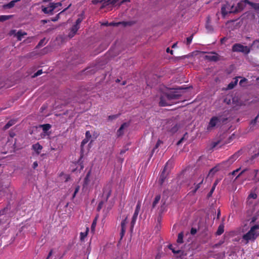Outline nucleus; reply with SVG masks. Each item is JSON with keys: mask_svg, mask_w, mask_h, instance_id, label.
Instances as JSON below:
<instances>
[{"mask_svg": "<svg viewBox=\"0 0 259 259\" xmlns=\"http://www.w3.org/2000/svg\"><path fill=\"white\" fill-rule=\"evenodd\" d=\"M259 225H255L250 228L249 231L242 236V239L246 241V243L249 241H254L259 235Z\"/></svg>", "mask_w": 259, "mask_h": 259, "instance_id": "nucleus-1", "label": "nucleus"}, {"mask_svg": "<svg viewBox=\"0 0 259 259\" xmlns=\"http://www.w3.org/2000/svg\"><path fill=\"white\" fill-rule=\"evenodd\" d=\"M171 167V163H166L165 165L160 172L159 178L158 180V183L160 186H161L164 183Z\"/></svg>", "mask_w": 259, "mask_h": 259, "instance_id": "nucleus-2", "label": "nucleus"}, {"mask_svg": "<svg viewBox=\"0 0 259 259\" xmlns=\"http://www.w3.org/2000/svg\"><path fill=\"white\" fill-rule=\"evenodd\" d=\"M232 51L233 52H241L247 55L250 53V49L247 46H244L241 44L237 43L233 45Z\"/></svg>", "mask_w": 259, "mask_h": 259, "instance_id": "nucleus-3", "label": "nucleus"}, {"mask_svg": "<svg viewBox=\"0 0 259 259\" xmlns=\"http://www.w3.org/2000/svg\"><path fill=\"white\" fill-rule=\"evenodd\" d=\"M96 179V176L92 174V169L91 168L87 173L83 183V187H87L90 184L93 185Z\"/></svg>", "mask_w": 259, "mask_h": 259, "instance_id": "nucleus-4", "label": "nucleus"}, {"mask_svg": "<svg viewBox=\"0 0 259 259\" xmlns=\"http://www.w3.org/2000/svg\"><path fill=\"white\" fill-rule=\"evenodd\" d=\"M221 122L220 118L218 116H213L211 118L207 127V130H210Z\"/></svg>", "mask_w": 259, "mask_h": 259, "instance_id": "nucleus-5", "label": "nucleus"}, {"mask_svg": "<svg viewBox=\"0 0 259 259\" xmlns=\"http://www.w3.org/2000/svg\"><path fill=\"white\" fill-rule=\"evenodd\" d=\"M159 105L161 107L169 106L171 105V102L170 100L167 99V96L165 94L160 97Z\"/></svg>", "mask_w": 259, "mask_h": 259, "instance_id": "nucleus-6", "label": "nucleus"}, {"mask_svg": "<svg viewBox=\"0 0 259 259\" xmlns=\"http://www.w3.org/2000/svg\"><path fill=\"white\" fill-rule=\"evenodd\" d=\"M167 96V99L171 101L172 100L178 99L181 97V94L177 91L171 92L168 93H166Z\"/></svg>", "mask_w": 259, "mask_h": 259, "instance_id": "nucleus-7", "label": "nucleus"}, {"mask_svg": "<svg viewBox=\"0 0 259 259\" xmlns=\"http://www.w3.org/2000/svg\"><path fill=\"white\" fill-rule=\"evenodd\" d=\"M83 163H72V165H71V167H72L71 169V171L72 172L75 171H80V170L83 169V165H82Z\"/></svg>", "mask_w": 259, "mask_h": 259, "instance_id": "nucleus-8", "label": "nucleus"}, {"mask_svg": "<svg viewBox=\"0 0 259 259\" xmlns=\"http://www.w3.org/2000/svg\"><path fill=\"white\" fill-rule=\"evenodd\" d=\"M204 180V176L202 175H200L198 178V183L196 184L195 183L194 184L195 185L194 189L192 190V192L194 194L196 192V191L199 189L201 185L203 183Z\"/></svg>", "mask_w": 259, "mask_h": 259, "instance_id": "nucleus-9", "label": "nucleus"}, {"mask_svg": "<svg viewBox=\"0 0 259 259\" xmlns=\"http://www.w3.org/2000/svg\"><path fill=\"white\" fill-rule=\"evenodd\" d=\"M80 27H78L76 25H73L71 28L70 29V31L68 33V36L70 38L73 37L75 34L76 33L77 31L79 29Z\"/></svg>", "mask_w": 259, "mask_h": 259, "instance_id": "nucleus-10", "label": "nucleus"}, {"mask_svg": "<svg viewBox=\"0 0 259 259\" xmlns=\"http://www.w3.org/2000/svg\"><path fill=\"white\" fill-rule=\"evenodd\" d=\"M179 129V125L177 123H173L171 127L167 128V131L171 134L176 133Z\"/></svg>", "mask_w": 259, "mask_h": 259, "instance_id": "nucleus-11", "label": "nucleus"}, {"mask_svg": "<svg viewBox=\"0 0 259 259\" xmlns=\"http://www.w3.org/2000/svg\"><path fill=\"white\" fill-rule=\"evenodd\" d=\"M241 154H242L241 150H239V151H237V152H236L235 154H234L233 155H232L230 157V158L229 159V162L235 161L241 155Z\"/></svg>", "mask_w": 259, "mask_h": 259, "instance_id": "nucleus-12", "label": "nucleus"}, {"mask_svg": "<svg viewBox=\"0 0 259 259\" xmlns=\"http://www.w3.org/2000/svg\"><path fill=\"white\" fill-rule=\"evenodd\" d=\"M32 149L37 154H39L42 149V146L39 143H37L32 145Z\"/></svg>", "mask_w": 259, "mask_h": 259, "instance_id": "nucleus-13", "label": "nucleus"}, {"mask_svg": "<svg viewBox=\"0 0 259 259\" xmlns=\"http://www.w3.org/2000/svg\"><path fill=\"white\" fill-rule=\"evenodd\" d=\"M238 77H235L234 78V80L231 81L230 83H229L227 86V89L228 90H231L233 89L237 84L238 80Z\"/></svg>", "mask_w": 259, "mask_h": 259, "instance_id": "nucleus-14", "label": "nucleus"}, {"mask_svg": "<svg viewBox=\"0 0 259 259\" xmlns=\"http://www.w3.org/2000/svg\"><path fill=\"white\" fill-rule=\"evenodd\" d=\"M20 1V0H13V1H11L10 3H9L8 4L4 5V8L5 9L12 8L15 6V4L17 2H19Z\"/></svg>", "mask_w": 259, "mask_h": 259, "instance_id": "nucleus-15", "label": "nucleus"}, {"mask_svg": "<svg viewBox=\"0 0 259 259\" xmlns=\"http://www.w3.org/2000/svg\"><path fill=\"white\" fill-rule=\"evenodd\" d=\"M17 122L16 119H11L4 126V130H6L10 128L11 126L15 124Z\"/></svg>", "mask_w": 259, "mask_h": 259, "instance_id": "nucleus-16", "label": "nucleus"}, {"mask_svg": "<svg viewBox=\"0 0 259 259\" xmlns=\"http://www.w3.org/2000/svg\"><path fill=\"white\" fill-rule=\"evenodd\" d=\"M59 177L61 178L62 180H63L65 182H68L70 179V176L67 174H64L63 172H61L59 175Z\"/></svg>", "mask_w": 259, "mask_h": 259, "instance_id": "nucleus-17", "label": "nucleus"}, {"mask_svg": "<svg viewBox=\"0 0 259 259\" xmlns=\"http://www.w3.org/2000/svg\"><path fill=\"white\" fill-rule=\"evenodd\" d=\"M125 126H126V123L122 124L119 128L117 130V135L118 137H119L123 134V129L124 128Z\"/></svg>", "mask_w": 259, "mask_h": 259, "instance_id": "nucleus-18", "label": "nucleus"}, {"mask_svg": "<svg viewBox=\"0 0 259 259\" xmlns=\"http://www.w3.org/2000/svg\"><path fill=\"white\" fill-rule=\"evenodd\" d=\"M26 35H27L26 32H22L21 30H19L16 33V36H17V39L18 40H21L22 37Z\"/></svg>", "mask_w": 259, "mask_h": 259, "instance_id": "nucleus-19", "label": "nucleus"}, {"mask_svg": "<svg viewBox=\"0 0 259 259\" xmlns=\"http://www.w3.org/2000/svg\"><path fill=\"white\" fill-rule=\"evenodd\" d=\"M224 231V224H222L220 225L219 226L218 230L216 232V235H222Z\"/></svg>", "mask_w": 259, "mask_h": 259, "instance_id": "nucleus-20", "label": "nucleus"}, {"mask_svg": "<svg viewBox=\"0 0 259 259\" xmlns=\"http://www.w3.org/2000/svg\"><path fill=\"white\" fill-rule=\"evenodd\" d=\"M209 20V18H208L206 23L205 27L209 32H212L213 31V29L212 26L210 24Z\"/></svg>", "mask_w": 259, "mask_h": 259, "instance_id": "nucleus-21", "label": "nucleus"}, {"mask_svg": "<svg viewBox=\"0 0 259 259\" xmlns=\"http://www.w3.org/2000/svg\"><path fill=\"white\" fill-rule=\"evenodd\" d=\"M160 198V195H157L156 196L152 203V208H154L156 206V205L159 202Z\"/></svg>", "mask_w": 259, "mask_h": 259, "instance_id": "nucleus-22", "label": "nucleus"}, {"mask_svg": "<svg viewBox=\"0 0 259 259\" xmlns=\"http://www.w3.org/2000/svg\"><path fill=\"white\" fill-rule=\"evenodd\" d=\"M83 14L82 13L80 15V16H79V17L76 20V21L75 22V24H74L75 25H76L78 27H80V24L81 23V22L82 21V20L83 19Z\"/></svg>", "mask_w": 259, "mask_h": 259, "instance_id": "nucleus-23", "label": "nucleus"}, {"mask_svg": "<svg viewBox=\"0 0 259 259\" xmlns=\"http://www.w3.org/2000/svg\"><path fill=\"white\" fill-rule=\"evenodd\" d=\"M42 11L45 14L52 13L53 10H52V8L50 7H44L42 8Z\"/></svg>", "mask_w": 259, "mask_h": 259, "instance_id": "nucleus-24", "label": "nucleus"}, {"mask_svg": "<svg viewBox=\"0 0 259 259\" xmlns=\"http://www.w3.org/2000/svg\"><path fill=\"white\" fill-rule=\"evenodd\" d=\"M89 231V228H87L86 231L85 232H80V240L83 241L88 235Z\"/></svg>", "mask_w": 259, "mask_h": 259, "instance_id": "nucleus-25", "label": "nucleus"}, {"mask_svg": "<svg viewBox=\"0 0 259 259\" xmlns=\"http://www.w3.org/2000/svg\"><path fill=\"white\" fill-rule=\"evenodd\" d=\"M183 237H184V234L183 232H181L179 233L178 239H177V243L179 244H182L183 243Z\"/></svg>", "mask_w": 259, "mask_h": 259, "instance_id": "nucleus-26", "label": "nucleus"}, {"mask_svg": "<svg viewBox=\"0 0 259 259\" xmlns=\"http://www.w3.org/2000/svg\"><path fill=\"white\" fill-rule=\"evenodd\" d=\"M139 213V212H137V211H135L134 215H133V218H132V220L131 221V225H132V226H134L135 225V222H136V221L137 220V217H138Z\"/></svg>", "mask_w": 259, "mask_h": 259, "instance_id": "nucleus-27", "label": "nucleus"}, {"mask_svg": "<svg viewBox=\"0 0 259 259\" xmlns=\"http://www.w3.org/2000/svg\"><path fill=\"white\" fill-rule=\"evenodd\" d=\"M50 6L52 8V10L54 11L56 8L61 7L62 6V3L61 2L52 3L51 4Z\"/></svg>", "mask_w": 259, "mask_h": 259, "instance_id": "nucleus-28", "label": "nucleus"}, {"mask_svg": "<svg viewBox=\"0 0 259 259\" xmlns=\"http://www.w3.org/2000/svg\"><path fill=\"white\" fill-rule=\"evenodd\" d=\"M13 15H2L0 16V22H4L11 18Z\"/></svg>", "mask_w": 259, "mask_h": 259, "instance_id": "nucleus-29", "label": "nucleus"}, {"mask_svg": "<svg viewBox=\"0 0 259 259\" xmlns=\"http://www.w3.org/2000/svg\"><path fill=\"white\" fill-rule=\"evenodd\" d=\"M244 4H243V2H241L238 3L237 4V8L234 11V12L241 11L243 10L244 8Z\"/></svg>", "mask_w": 259, "mask_h": 259, "instance_id": "nucleus-30", "label": "nucleus"}, {"mask_svg": "<svg viewBox=\"0 0 259 259\" xmlns=\"http://www.w3.org/2000/svg\"><path fill=\"white\" fill-rule=\"evenodd\" d=\"M219 182V181L217 180L215 181V182L214 183L210 191H209V192L208 193V197H210V196H211L212 194L213 193L215 188V187L217 185L218 183Z\"/></svg>", "mask_w": 259, "mask_h": 259, "instance_id": "nucleus-31", "label": "nucleus"}, {"mask_svg": "<svg viewBox=\"0 0 259 259\" xmlns=\"http://www.w3.org/2000/svg\"><path fill=\"white\" fill-rule=\"evenodd\" d=\"M168 247V248L170 249L172 251V252L175 254H177L181 252V250L180 249H176L175 247H174L172 244L169 245Z\"/></svg>", "mask_w": 259, "mask_h": 259, "instance_id": "nucleus-32", "label": "nucleus"}, {"mask_svg": "<svg viewBox=\"0 0 259 259\" xmlns=\"http://www.w3.org/2000/svg\"><path fill=\"white\" fill-rule=\"evenodd\" d=\"M205 58L210 61H217L218 60L217 56L215 55L206 56Z\"/></svg>", "mask_w": 259, "mask_h": 259, "instance_id": "nucleus-33", "label": "nucleus"}, {"mask_svg": "<svg viewBox=\"0 0 259 259\" xmlns=\"http://www.w3.org/2000/svg\"><path fill=\"white\" fill-rule=\"evenodd\" d=\"M110 0H103L102 3V5L101 6L100 9H102L104 8L106 6L111 5Z\"/></svg>", "mask_w": 259, "mask_h": 259, "instance_id": "nucleus-34", "label": "nucleus"}, {"mask_svg": "<svg viewBox=\"0 0 259 259\" xmlns=\"http://www.w3.org/2000/svg\"><path fill=\"white\" fill-rule=\"evenodd\" d=\"M111 192H112V191L110 188H109L107 191V192L106 191V190L104 191V193L106 194V199H105V202L107 201L108 198H109V197L110 196V195L111 194Z\"/></svg>", "mask_w": 259, "mask_h": 259, "instance_id": "nucleus-35", "label": "nucleus"}, {"mask_svg": "<svg viewBox=\"0 0 259 259\" xmlns=\"http://www.w3.org/2000/svg\"><path fill=\"white\" fill-rule=\"evenodd\" d=\"M41 126L42 127V130L44 131V132H47L48 131H49L51 127V126L50 124H42V125H41Z\"/></svg>", "mask_w": 259, "mask_h": 259, "instance_id": "nucleus-36", "label": "nucleus"}, {"mask_svg": "<svg viewBox=\"0 0 259 259\" xmlns=\"http://www.w3.org/2000/svg\"><path fill=\"white\" fill-rule=\"evenodd\" d=\"M127 217H126L121 223V228L126 229V225L127 224Z\"/></svg>", "mask_w": 259, "mask_h": 259, "instance_id": "nucleus-37", "label": "nucleus"}, {"mask_svg": "<svg viewBox=\"0 0 259 259\" xmlns=\"http://www.w3.org/2000/svg\"><path fill=\"white\" fill-rule=\"evenodd\" d=\"M105 203V201H101L99 203L98 205V206L97 207V210L98 211H100L101 209L102 208L103 206Z\"/></svg>", "mask_w": 259, "mask_h": 259, "instance_id": "nucleus-38", "label": "nucleus"}, {"mask_svg": "<svg viewBox=\"0 0 259 259\" xmlns=\"http://www.w3.org/2000/svg\"><path fill=\"white\" fill-rule=\"evenodd\" d=\"M259 117V113L257 114V115L254 118V119L251 120L250 122V124L252 125H254L256 124V123L257 121V119Z\"/></svg>", "mask_w": 259, "mask_h": 259, "instance_id": "nucleus-39", "label": "nucleus"}, {"mask_svg": "<svg viewBox=\"0 0 259 259\" xmlns=\"http://www.w3.org/2000/svg\"><path fill=\"white\" fill-rule=\"evenodd\" d=\"M162 143H163V142L162 141L158 140L157 141L155 147H154L153 149L152 150V152H154L155 149H156L160 146V145Z\"/></svg>", "mask_w": 259, "mask_h": 259, "instance_id": "nucleus-40", "label": "nucleus"}, {"mask_svg": "<svg viewBox=\"0 0 259 259\" xmlns=\"http://www.w3.org/2000/svg\"><path fill=\"white\" fill-rule=\"evenodd\" d=\"M252 8L254 9L255 11L259 12V3H254Z\"/></svg>", "mask_w": 259, "mask_h": 259, "instance_id": "nucleus-41", "label": "nucleus"}, {"mask_svg": "<svg viewBox=\"0 0 259 259\" xmlns=\"http://www.w3.org/2000/svg\"><path fill=\"white\" fill-rule=\"evenodd\" d=\"M45 38H43L42 39H41L39 42H38V44H37L36 47L37 48H40L42 46H44V43H45Z\"/></svg>", "mask_w": 259, "mask_h": 259, "instance_id": "nucleus-42", "label": "nucleus"}, {"mask_svg": "<svg viewBox=\"0 0 259 259\" xmlns=\"http://www.w3.org/2000/svg\"><path fill=\"white\" fill-rule=\"evenodd\" d=\"M79 189H80V187L79 186H76L74 193L72 195V198H75L76 194L78 192Z\"/></svg>", "mask_w": 259, "mask_h": 259, "instance_id": "nucleus-43", "label": "nucleus"}, {"mask_svg": "<svg viewBox=\"0 0 259 259\" xmlns=\"http://www.w3.org/2000/svg\"><path fill=\"white\" fill-rule=\"evenodd\" d=\"M259 156V152H256L253 155H251L250 158V160H253L256 157Z\"/></svg>", "mask_w": 259, "mask_h": 259, "instance_id": "nucleus-44", "label": "nucleus"}, {"mask_svg": "<svg viewBox=\"0 0 259 259\" xmlns=\"http://www.w3.org/2000/svg\"><path fill=\"white\" fill-rule=\"evenodd\" d=\"M257 198V195L254 193H251L248 197V199L252 198L253 199H255Z\"/></svg>", "mask_w": 259, "mask_h": 259, "instance_id": "nucleus-45", "label": "nucleus"}, {"mask_svg": "<svg viewBox=\"0 0 259 259\" xmlns=\"http://www.w3.org/2000/svg\"><path fill=\"white\" fill-rule=\"evenodd\" d=\"M141 202L138 201L137 204V205H136V209L135 210V211L139 212L140 208H141Z\"/></svg>", "mask_w": 259, "mask_h": 259, "instance_id": "nucleus-46", "label": "nucleus"}, {"mask_svg": "<svg viewBox=\"0 0 259 259\" xmlns=\"http://www.w3.org/2000/svg\"><path fill=\"white\" fill-rule=\"evenodd\" d=\"M126 229L121 228L120 232V239H122L125 234Z\"/></svg>", "mask_w": 259, "mask_h": 259, "instance_id": "nucleus-47", "label": "nucleus"}, {"mask_svg": "<svg viewBox=\"0 0 259 259\" xmlns=\"http://www.w3.org/2000/svg\"><path fill=\"white\" fill-rule=\"evenodd\" d=\"M193 34L191 35L190 36L187 38V45H190L192 40Z\"/></svg>", "mask_w": 259, "mask_h": 259, "instance_id": "nucleus-48", "label": "nucleus"}, {"mask_svg": "<svg viewBox=\"0 0 259 259\" xmlns=\"http://www.w3.org/2000/svg\"><path fill=\"white\" fill-rule=\"evenodd\" d=\"M257 44H258L256 45V47L257 49H259V39H256V40H254L253 41L252 44H251V47H252L253 46H255Z\"/></svg>", "mask_w": 259, "mask_h": 259, "instance_id": "nucleus-49", "label": "nucleus"}, {"mask_svg": "<svg viewBox=\"0 0 259 259\" xmlns=\"http://www.w3.org/2000/svg\"><path fill=\"white\" fill-rule=\"evenodd\" d=\"M241 2H243V4H244V3L248 4L249 6H250L251 7H252L253 3H254L252 2L249 1V0H243V1H241Z\"/></svg>", "mask_w": 259, "mask_h": 259, "instance_id": "nucleus-50", "label": "nucleus"}, {"mask_svg": "<svg viewBox=\"0 0 259 259\" xmlns=\"http://www.w3.org/2000/svg\"><path fill=\"white\" fill-rule=\"evenodd\" d=\"M89 140H88V139H86V138L84 139L82 141V142H81V145H80L81 148H82V147H83V146H84L85 144H86L89 142Z\"/></svg>", "mask_w": 259, "mask_h": 259, "instance_id": "nucleus-51", "label": "nucleus"}, {"mask_svg": "<svg viewBox=\"0 0 259 259\" xmlns=\"http://www.w3.org/2000/svg\"><path fill=\"white\" fill-rule=\"evenodd\" d=\"M92 137L91 134L89 131L85 132V138L86 139L90 140Z\"/></svg>", "mask_w": 259, "mask_h": 259, "instance_id": "nucleus-52", "label": "nucleus"}, {"mask_svg": "<svg viewBox=\"0 0 259 259\" xmlns=\"http://www.w3.org/2000/svg\"><path fill=\"white\" fill-rule=\"evenodd\" d=\"M42 73V70L41 69L38 70L36 73H35L34 74V75H33V77H36L37 76L41 75Z\"/></svg>", "mask_w": 259, "mask_h": 259, "instance_id": "nucleus-53", "label": "nucleus"}, {"mask_svg": "<svg viewBox=\"0 0 259 259\" xmlns=\"http://www.w3.org/2000/svg\"><path fill=\"white\" fill-rule=\"evenodd\" d=\"M121 23H124V22H119V23L111 22L109 24V26H117Z\"/></svg>", "mask_w": 259, "mask_h": 259, "instance_id": "nucleus-54", "label": "nucleus"}, {"mask_svg": "<svg viewBox=\"0 0 259 259\" xmlns=\"http://www.w3.org/2000/svg\"><path fill=\"white\" fill-rule=\"evenodd\" d=\"M103 0H93L92 3L94 5H97V4L103 2Z\"/></svg>", "mask_w": 259, "mask_h": 259, "instance_id": "nucleus-55", "label": "nucleus"}, {"mask_svg": "<svg viewBox=\"0 0 259 259\" xmlns=\"http://www.w3.org/2000/svg\"><path fill=\"white\" fill-rule=\"evenodd\" d=\"M197 232L196 229L194 228H192L190 231V233L192 235H195Z\"/></svg>", "mask_w": 259, "mask_h": 259, "instance_id": "nucleus-56", "label": "nucleus"}, {"mask_svg": "<svg viewBox=\"0 0 259 259\" xmlns=\"http://www.w3.org/2000/svg\"><path fill=\"white\" fill-rule=\"evenodd\" d=\"M246 81H247V79L245 78H243V79L240 80V81L239 82V84H240V85H241L243 84V83L246 82Z\"/></svg>", "mask_w": 259, "mask_h": 259, "instance_id": "nucleus-57", "label": "nucleus"}, {"mask_svg": "<svg viewBox=\"0 0 259 259\" xmlns=\"http://www.w3.org/2000/svg\"><path fill=\"white\" fill-rule=\"evenodd\" d=\"M240 169V168H237L236 169V170H233L231 173V174L232 175H235L236 174L237 172H238Z\"/></svg>", "mask_w": 259, "mask_h": 259, "instance_id": "nucleus-58", "label": "nucleus"}, {"mask_svg": "<svg viewBox=\"0 0 259 259\" xmlns=\"http://www.w3.org/2000/svg\"><path fill=\"white\" fill-rule=\"evenodd\" d=\"M240 169V168H237L236 169V170H233L231 173V174L232 175H235L236 174L237 172H238Z\"/></svg>", "mask_w": 259, "mask_h": 259, "instance_id": "nucleus-59", "label": "nucleus"}, {"mask_svg": "<svg viewBox=\"0 0 259 259\" xmlns=\"http://www.w3.org/2000/svg\"><path fill=\"white\" fill-rule=\"evenodd\" d=\"M240 169V168H237L236 169V170H233L231 173V174L232 175H235L236 174L237 172H238Z\"/></svg>", "mask_w": 259, "mask_h": 259, "instance_id": "nucleus-60", "label": "nucleus"}, {"mask_svg": "<svg viewBox=\"0 0 259 259\" xmlns=\"http://www.w3.org/2000/svg\"><path fill=\"white\" fill-rule=\"evenodd\" d=\"M6 211V208H4L0 210V216L4 215L5 214Z\"/></svg>", "mask_w": 259, "mask_h": 259, "instance_id": "nucleus-61", "label": "nucleus"}, {"mask_svg": "<svg viewBox=\"0 0 259 259\" xmlns=\"http://www.w3.org/2000/svg\"><path fill=\"white\" fill-rule=\"evenodd\" d=\"M224 102H226L227 104H230L231 103V99H228V98H226L224 99Z\"/></svg>", "mask_w": 259, "mask_h": 259, "instance_id": "nucleus-62", "label": "nucleus"}, {"mask_svg": "<svg viewBox=\"0 0 259 259\" xmlns=\"http://www.w3.org/2000/svg\"><path fill=\"white\" fill-rule=\"evenodd\" d=\"M96 225V222L95 220H94L92 224L91 229L92 230L94 229Z\"/></svg>", "mask_w": 259, "mask_h": 259, "instance_id": "nucleus-63", "label": "nucleus"}, {"mask_svg": "<svg viewBox=\"0 0 259 259\" xmlns=\"http://www.w3.org/2000/svg\"><path fill=\"white\" fill-rule=\"evenodd\" d=\"M118 1H119V0H110V3L111 5H114L116 4Z\"/></svg>", "mask_w": 259, "mask_h": 259, "instance_id": "nucleus-64", "label": "nucleus"}]
</instances>
